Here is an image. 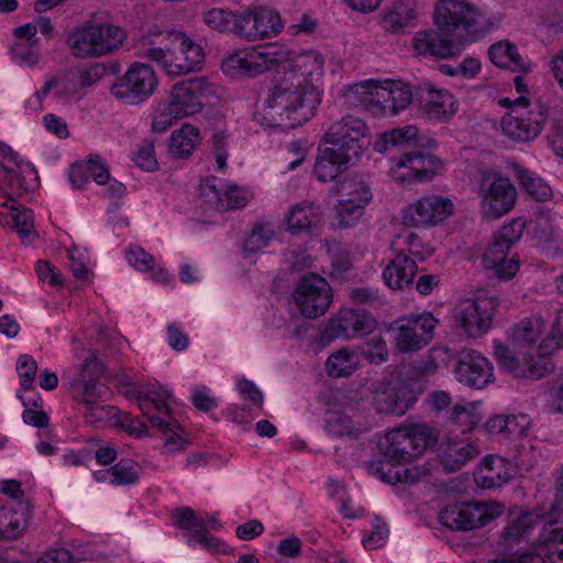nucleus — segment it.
<instances>
[{
  "mask_svg": "<svg viewBox=\"0 0 563 563\" xmlns=\"http://www.w3.org/2000/svg\"><path fill=\"white\" fill-rule=\"evenodd\" d=\"M323 58L309 51L284 63V76L265 100L269 125L294 129L308 121L321 102L316 82L322 76Z\"/></svg>",
  "mask_w": 563,
  "mask_h": 563,
  "instance_id": "obj_1",
  "label": "nucleus"
},
{
  "mask_svg": "<svg viewBox=\"0 0 563 563\" xmlns=\"http://www.w3.org/2000/svg\"><path fill=\"white\" fill-rule=\"evenodd\" d=\"M438 30L418 32L413 48L418 55L448 58L459 54L466 36L484 34L486 18L466 0H440L434 9Z\"/></svg>",
  "mask_w": 563,
  "mask_h": 563,
  "instance_id": "obj_2",
  "label": "nucleus"
},
{
  "mask_svg": "<svg viewBox=\"0 0 563 563\" xmlns=\"http://www.w3.org/2000/svg\"><path fill=\"white\" fill-rule=\"evenodd\" d=\"M139 58L155 62L168 76H185L202 68V46L184 32L168 30L143 35L136 45Z\"/></svg>",
  "mask_w": 563,
  "mask_h": 563,
  "instance_id": "obj_3",
  "label": "nucleus"
},
{
  "mask_svg": "<svg viewBox=\"0 0 563 563\" xmlns=\"http://www.w3.org/2000/svg\"><path fill=\"white\" fill-rule=\"evenodd\" d=\"M347 97H357L361 106L374 113L397 115L411 102L415 90L401 80H386L383 84H356L346 91Z\"/></svg>",
  "mask_w": 563,
  "mask_h": 563,
  "instance_id": "obj_4",
  "label": "nucleus"
},
{
  "mask_svg": "<svg viewBox=\"0 0 563 563\" xmlns=\"http://www.w3.org/2000/svg\"><path fill=\"white\" fill-rule=\"evenodd\" d=\"M124 38L125 32L117 25L87 22L68 33L66 44L73 56L92 58L114 52Z\"/></svg>",
  "mask_w": 563,
  "mask_h": 563,
  "instance_id": "obj_5",
  "label": "nucleus"
},
{
  "mask_svg": "<svg viewBox=\"0 0 563 563\" xmlns=\"http://www.w3.org/2000/svg\"><path fill=\"white\" fill-rule=\"evenodd\" d=\"M139 407L143 415L147 417L151 426L157 428L161 432L168 437L165 446L168 451H176L181 448L180 438H176L177 430L180 426L172 415L169 399L172 393L162 386L150 389L148 393L133 391Z\"/></svg>",
  "mask_w": 563,
  "mask_h": 563,
  "instance_id": "obj_6",
  "label": "nucleus"
},
{
  "mask_svg": "<svg viewBox=\"0 0 563 563\" xmlns=\"http://www.w3.org/2000/svg\"><path fill=\"white\" fill-rule=\"evenodd\" d=\"M501 514L500 504L461 503L442 509L439 521L452 531H470L486 526Z\"/></svg>",
  "mask_w": 563,
  "mask_h": 563,
  "instance_id": "obj_7",
  "label": "nucleus"
},
{
  "mask_svg": "<svg viewBox=\"0 0 563 563\" xmlns=\"http://www.w3.org/2000/svg\"><path fill=\"white\" fill-rule=\"evenodd\" d=\"M366 130L363 120L349 114L330 125L324 134V140L334 152L343 155L345 159L356 163L368 144Z\"/></svg>",
  "mask_w": 563,
  "mask_h": 563,
  "instance_id": "obj_8",
  "label": "nucleus"
},
{
  "mask_svg": "<svg viewBox=\"0 0 563 563\" xmlns=\"http://www.w3.org/2000/svg\"><path fill=\"white\" fill-rule=\"evenodd\" d=\"M158 78L153 68L134 62L123 76L111 86V93L120 101L135 106L147 100L155 91Z\"/></svg>",
  "mask_w": 563,
  "mask_h": 563,
  "instance_id": "obj_9",
  "label": "nucleus"
},
{
  "mask_svg": "<svg viewBox=\"0 0 563 563\" xmlns=\"http://www.w3.org/2000/svg\"><path fill=\"white\" fill-rule=\"evenodd\" d=\"M478 196L486 217L498 219L508 213L515 206L517 190L509 178L497 172L487 170L481 175Z\"/></svg>",
  "mask_w": 563,
  "mask_h": 563,
  "instance_id": "obj_10",
  "label": "nucleus"
},
{
  "mask_svg": "<svg viewBox=\"0 0 563 563\" xmlns=\"http://www.w3.org/2000/svg\"><path fill=\"white\" fill-rule=\"evenodd\" d=\"M553 341H542L539 345L538 354L540 358L523 357L519 358L509 346L501 342L494 343V356L504 372L511 374L516 378L540 379L552 371V364L544 360L543 356L550 354L553 347L550 345Z\"/></svg>",
  "mask_w": 563,
  "mask_h": 563,
  "instance_id": "obj_11",
  "label": "nucleus"
},
{
  "mask_svg": "<svg viewBox=\"0 0 563 563\" xmlns=\"http://www.w3.org/2000/svg\"><path fill=\"white\" fill-rule=\"evenodd\" d=\"M285 63V54L274 46L239 51L222 62V70L231 77H254Z\"/></svg>",
  "mask_w": 563,
  "mask_h": 563,
  "instance_id": "obj_12",
  "label": "nucleus"
},
{
  "mask_svg": "<svg viewBox=\"0 0 563 563\" xmlns=\"http://www.w3.org/2000/svg\"><path fill=\"white\" fill-rule=\"evenodd\" d=\"M438 323V319L430 312L411 313L396 319L393 323L396 349L401 353L423 349L432 340Z\"/></svg>",
  "mask_w": 563,
  "mask_h": 563,
  "instance_id": "obj_13",
  "label": "nucleus"
},
{
  "mask_svg": "<svg viewBox=\"0 0 563 563\" xmlns=\"http://www.w3.org/2000/svg\"><path fill=\"white\" fill-rule=\"evenodd\" d=\"M292 297L301 314L314 319L324 314L330 307L332 289L323 277L310 273L299 279Z\"/></svg>",
  "mask_w": 563,
  "mask_h": 563,
  "instance_id": "obj_14",
  "label": "nucleus"
},
{
  "mask_svg": "<svg viewBox=\"0 0 563 563\" xmlns=\"http://www.w3.org/2000/svg\"><path fill=\"white\" fill-rule=\"evenodd\" d=\"M453 211L449 197L429 194L404 208L402 222L410 228H431L442 223Z\"/></svg>",
  "mask_w": 563,
  "mask_h": 563,
  "instance_id": "obj_15",
  "label": "nucleus"
},
{
  "mask_svg": "<svg viewBox=\"0 0 563 563\" xmlns=\"http://www.w3.org/2000/svg\"><path fill=\"white\" fill-rule=\"evenodd\" d=\"M415 401L411 385L398 375L385 378L373 390V406L382 413L405 415Z\"/></svg>",
  "mask_w": 563,
  "mask_h": 563,
  "instance_id": "obj_16",
  "label": "nucleus"
},
{
  "mask_svg": "<svg viewBox=\"0 0 563 563\" xmlns=\"http://www.w3.org/2000/svg\"><path fill=\"white\" fill-rule=\"evenodd\" d=\"M211 93L212 87L203 77L179 81L170 91V111L180 118L196 114Z\"/></svg>",
  "mask_w": 563,
  "mask_h": 563,
  "instance_id": "obj_17",
  "label": "nucleus"
},
{
  "mask_svg": "<svg viewBox=\"0 0 563 563\" xmlns=\"http://www.w3.org/2000/svg\"><path fill=\"white\" fill-rule=\"evenodd\" d=\"M497 306L498 300L495 297L462 301L456 310L460 325L470 336H482L490 328Z\"/></svg>",
  "mask_w": 563,
  "mask_h": 563,
  "instance_id": "obj_18",
  "label": "nucleus"
},
{
  "mask_svg": "<svg viewBox=\"0 0 563 563\" xmlns=\"http://www.w3.org/2000/svg\"><path fill=\"white\" fill-rule=\"evenodd\" d=\"M104 372L102 363L91 354L85 360L78 378L70 383L74 398L87 406L103 401L109 396L108 387L99 379Z\"/></svg>",
  "mask_w": 563,
  "mask_h": 563,
  "instance_id": "obj_19",
  "label": "nucleus"
},
{
  "mask_svg": "<svg viewBox=\"0 0 563 563\" xmlns=\"http://www.w3.org/2000/svg\"><path fill=\"white\" fill-rule=\"evenodd\" d=\"M518 102L522 103V107L514 108L503 118L501 129L509 139L527 142L541 133L545 115L540 108L538 111H526L525 108L528 101L523 97H520Z\"/></svg>",
  "mask_w": 563,
  "mask_h": 563,
  "instance_id": "obj_20",
  "label": "nucleus"
},
{
  "mask_svg": "<svg viewBox=\"0 0 563 563\" xmlns=\"http://www.w3.org/2000/svg\"><path fill=\"white\" fill-rule=\"evenodd\" d=\"M415 103L429 120L445 121L455 111V99L448 90L437 89L430 82L415 88Z\"/></svg>",
  "mask_w": 563,
  "mask_h": 563,
  "instance_id": "obj_21",
  "label": "nucleus"
},
{
  "mask_svg": "<svg viewBox=\"0 0 563 563\" xmlns=\"http://www.w3.org/2000/svg\"><path fill=\"white\" fill-rule=\"evenodd\" d=\"M490 362L474 350H463L455 367L457 380L468 387L482 389L494 380Z\"/></svg>",
  "mask_w": 563,
  "mask_h": 563,
  "instance_id": "obj_22",
  "label": "nucleus"
},
{
  "mask_svg": "<svg viewBox=\"0 0 563 563\" xmlns=\"http://www.w3.org/2000/svg\"><path fill=\"white\" fill-rule=\"evenodd\" d=\"M440 168L441 162L435 156L421 151H407L395 163L391 174L402 181L412 178L428 181Z\"/></svg>",
  "mask_w": 563,
  "mask_h": 563,
  "instance_id": "obj_23",
  "label": "nucleus"
},
{
  "mask_svg": "<svg viewBox=\"0 0 563 563\" xmlns=\"http://www.w3.org/2000/svg\"><path fill=\"white\" fill-rule=\"evenodd\" d=\"M375 328L376 320L369 312L361 309H341L330 319L325 334L331 339H351L358 334L371 333Z\"/></svg>",
  "mask_w": 563,
  "mask_h": 563,
  "instance_id": "obj_24",
  "label": "nucleus"
},
{
  "mask_svg": "<svg viewBox=\"0 0 563 563\" xmlns=\"http://www.w3.org/2000/svg\"><path fill=\"white\" fill-rule=\"evenodd\" d=\"M479 454L478 444L466 438L449 439L438 450L439 463L448 473L460 471Z\"/></svg>",
  "mask_w": 563,
  "mask_h": 563,
  "instance_id": "obj_25",
  "label": "nucleus"
},
{
  "mask_svg": "<svg viewBox=\"0 0 563 563\" xmlns=\"http://www.w3.org/2000/svg\"><path fill=\"white\" fill-rule=\"evenodd\" d=\"M508 242H505L495 235L486 253L483 255L482 264L485 269L494 271L499 279H511L519 269V258L517 255L507 257L510 250Z\"/></svg>",
  "mask_w": 563,
  "mask_h": 563,
  "instance_id": "obj_26",
  "label": "nucleus"
},
{
  "mask_svg": "<svg viewBox=\"0 0 563 563\" xmlns=\"http://www.w3.org/2000/svg\"><path fill=\"white\" fill-rule=\"evenodd\" d=\"M511 477L508 462L499 455H487L475 472L476 484L484 489L500 487Z\"/></svg>",
  "mask_w": 563,
  "mask_h": 563,
  "instance_id": "obj_27",
  "label": "nucleus"
},
{
  "mask_svg": "<svg viewBox=\"0 0 563 563\" xmlns=\"http://www.w3.org/2000/svg\"><path fill=\"white\" fill-rule=\"evenodd\" d=\"M417 272L416 260L400 252L387 264L383 271V278L389 288L404 289L412 284Z\"/></svg>",
  "mask_w": 563,
  "mask_h": 563,
  "instance_id": "obj_28",
  "label": "nucleus"
},
{
  "mask_svg": "<svg viewBox=\"0 0 563 563\" xmlns=\"http://www.w3.org/2000/svg\"><path fill=\"white\" fill-rule=\"evenodd\" d=\"M540 523V518L531 511L514 510L508 514L507 523L501 532L505 545H512L530 537Z\"/></svg>",
  "mask_w": 563,
  "mask_h": 563,
  "instance_id": "obj_29",
  "label": "nucleus"
},
{
  "mask_svg": "<svg viewBox=\"0 0 563 563\" xmlns=\"http://www.w3.org/2000/svg\"><path fill=\"white\" fill-rule=\"evenodd\" d=\"M37 179L32 164H18V170L0 163V189L9 195H22L31 189V183Z\"/></svg>",
  "mask_w": 563,
  "mask_h": 563,
  "instance_id": "obj_30",
  "label": "nucleus"
},
{
  "mask_svg": "<svg viewBox=\"0 0 563 563\" xmlns=\"http://www.w3.org/2000/svg\"><path fill=\"white\" fill-rule=\"evenodd\" d=\"M551 517L547 526L543 528L538 538V553L541 555L543 563L548 559L551 563H563V528L554 527L556 522Z\"/></svg>",
  "mask_w": 563,
  "mask_h": 563,
  "instance_id": "obj_31",
  "label": "nucleus"
},
{
  "mask_svg": "<svg viewBox=\"0 0 563 563\" xmlns=\"http://www.w3.org/2000/svg\"><path fill=\"white\" fill-rule=\"evenodd\" d=\"M31 518L27 503H19L18 508H0V539H16L26 528Z\"/></svg>",
  "mask_w": 563,
  "mask_h": 563,
  "instance_id": "obj_32",
  "label": "nucleus"
},
{
  "mask_svg": "<svg viewBox=\"0 0 563 563\" xmlns=\"http://www.w3.org/2000/svg\"><path fill=\"white\" fill-rule=\"evenodd\" d=\"M489 59L499 68L528 73L530 67L521 58L518 48L508 40L494 43L488 49Z\"/></svg>",
  "mask_w": 563,
  "mask_h": 563,
  "instance_id": "obj_33",
  "label": "nucleus"
},
{
  "mask_svg": "<svg viewBox=\"0 0 563 563\" xmlns=\"http://www.w3.org/2000/svg\"><path fill=\"white\" fill-rule=\"evenodd\" d=\"M416 11L408 2H395L383 15V27L391 33H404L416 26Z\"/></svg>",
  "mask_w": 563,
  "mask_h": 563,
  "instance_id": "obj_34",
  "label": "nucleus"
},
{
  "mask_svg": "<svg viewBox=\"0 0 563 563\" xmlns=\"http://www.w3.org/2000/svg\"><path fill=\"white\" fill-rule=\"evenodd\" d=\"M354 164L352 161L345 159L340 153L327 147L317 158L313 173L320 181L325 183L336 179L343 169Z\"/></svg>",
  "mask_w": 563,
  "mask_h": 563,
  "instance_id": "obj_35",
  "label": "nucleus"
},
{
  "mask_svg": "<svg viewBox=\"0 0 563 563\" xmlns=\"http://www.w3.org/2000/svg\"><path fill=\"white\" fill-rule=\"evenodd\" d=\"M335 188L336 194L341 198H350L360 202H369L373 197L368 184L356 174H347L339 178Z\"/></svg>",
  "mask_w": 563,
  "mask_h": 563,
  "instance_id": "obj_36",
  "label": "nucleus"
},
{
  "mask_svg": "<svg viewBox=\"0 0 563 563\" xmlns=\"http://www.w3.org/2000/svg\"><path fill=\"white\" fill-rule=\"evenodd\" d=\"M417 136L418 128L416 125L395 128L380 135V139L375 144V148L384 153L393 147H407L417 143Z\"/></svg>",
  "mask_w": 563,
  "mask_h": 563,
  "instance_id": "obj_37",
  "label": "nucleus"
},
{
  "mask_svg": "<svg viewBox=\"0 0 563 563\" xmlns=\"http://www.w3.org/2000/svg\"><path fill=\"white\" fill-rule=\"evenodd\" d=\"M199 142V130L191 124H184L170 135L169 152L173 156L181 158L191 155Z\"/></svg>",
  "mask_w": 563,
  "mask_h": 563,
  "instance_id": "obj_38",
  "label": "nucleus"
},
{
  "mask_svg": "<svg viewBox=\"0 0 563 563\" xmlns=\"http://www.w3.org/2000/svg\"><path fill=\"white\" fill-rule=\"evenodd\" d=\"M411 442L404 428L390 430L386 433L385 456L396 463L407 462L413 456Z\"/></svg>",
  "mask_w": 563,
  "mask_h": 563,
  "instance_id": "obj_39",
  "label": "nucleus"
},
{
  "mask_svg": "<svg viewBox=\"0 0 563 563\" xmlns=\"http://www.w3.org/2000/svg\"><path fill=\"white\" fill-rule=\"evenodd\" d=\"M320 220L319 208L312 203L300 202L296 205L289 216L288 225L292 233L307 231Z\"/></svg>",
  "mask_w": 563,
  "mask_h": 563,
  "instance_id": "obj_40",
  "label": "nucleus"
},
{
  "mask_svg": "<svg viewBox=\"0 0 563 563\" xmlns=\"http://www.w3.org/2000/svg\"><path fill=\"white\" fill-rule=\"evenodd\" d=\"M517 177L526 192L537 201H548L553 197L551 187L534 172L520 168L517 170Z\"/></svg>",
  "mask_w": 563,
  "mask_h": 563,
  "instance_id": "obj_41",
  "label": "nucleus"
},
{
  "mask_svg": "<svg viewBox=\"0 0 563 563\" xmlns=\"http://www.w3.org/2000/svg\"><path fill=\"white\" fill-rule=\"evenodd\" d=\"M404 429L411 442L410 445L413 456L419 455L427 448L433 445L438 441V433L435 429L427 423H416L404 427Z\"/></svg>",
  "mask_w": 563,
  "mask_h": 563,
  "instance_id": "obj_42",
  "label": "nucleus"
},
{
  "mask_svg": "<svg viewBox=\"0 0 563 563\" xmlns=\"http://www.w3.org/2000/svg\"><path fill=\"white\" fill-rule=\"evenodd\" d=\"M256 29L258 40L278 35L284 24L279 13L265 7H256Z\"/></svg>",
  "mask_w": 563,
  "mask_h": 563,
  "instance_id": "obj_43",
  "label": "nucleus"
},
{
  "mask_svg": "<svg viewBox=\"0 0 563 563\" xmlns=\"http://www.w3.org/2000/svg\"><path fill=\"white\" fill-rule=\"evenodd\" d=\"M448 420L462 433L472 431L481 421L475 404L455 405L450 411Z\"/></svg>",
  "mask_w": 563,
  "mask_h": 563,
  "instance_id": "obj_44",
  "label": "nucleus"
},
{
  "mask_svg": "<svg viewBox=\"0 0 563 563\" xmlns=\"http://www.w3.org/2000/svg\"><path fill=\"white\" fill-rule=\"evenodd\" d=\"M325 367L331 377L350 376L356 368V355L346 349L340 350L328 357Z\"/></svg>",
  "mask_w": 563,
  "mask_h": 563,
  "instance_id": "obj_45",
  "label": "nucleus"
},
{
  "mask_svg": "<svg viewBox=\"0 0 563 563\" xmlns=\"http://www.w3.org/2000/svg\"><path fill=\"white\" fill-rule=\"evenodd\" d=\"M235 13L229 9L212 8L202 12L203 23L220 33H232L234 31Z\"/></svg>",
  "mask_w": 563,
  "mask_h": 563,
  "instance_id": "obj_46",
  "label": "nucleus"
},
{
  "mask_svg": "<svg viewBox=\"0 0 563 563\" xmlns=\"http://www.w3.org/2000/svg\"><path fill=\"white\" fill-rule=\"evenodd\" d=\"M233 34L244 41H258L256 29V8L236 11Z\"/></svg>",
  "mask_w": 563,
  "mask_h": 563,
  "instance_id": "obj_47",
  "label": "nucleus"
},
{
  "mask_svg": "<svg viewBox=\"0 0 563 563\" xmlns=\"http://www.w3.org/2000/svg\"><path fill=\"white\" fill-rule=\"evenodd\" d=\"M10 208V217L12 219L13 228L21 236L23 242H32L35 238V231L33 229V213L30 209L24 207L15 206L12 201Z\"/></svg>",
  "mask_w": 563,
  "mask_h": 563,
  "instance_id": "obj_48",
  "label": "nucleus"
},
{
  "mask_svg": "<svg viewBox=\"0 0 563 563\" xmlns=\"http://www.w3.org/2000/svg\"><path fill=\"white\" fill-rule=\"evenodd\" d=\"M542 332L540 319H525L512 329V341L520 346H531L537 342Z\"/></svg>",
  "mask_w": 563,
  "mask_h": 563,
  "instance_id": "obj_49",
  "label": "nucleus"
},
{
  "mask_svg": "<svg viewBox=\"0 0 563 563\" xmlns=\"http://www.w3.org/2000/svg\"><path fill=\"white\" fill-rule=\"evenodd\" d=\"M368 202H360L350 198H340L336 206V223L340 228L353 225L363 214V210Z\"/></svg>",
  "mask_w": 563,
  "mask_h": 563,
  "instance_id": "obj_50",
  "label": "nucleus"
},
{
  "mask_svg": "<svg viewBox=\"0 0 563 563\" xmlns=\"http://www.w3.org/2000/svg\"><path fill=\"white\" fill-rule=\"evenodd\" d=\"M274 236V230L268 223H255L252 228L251 233L245 238L243 250L244 253L254 254L267 246L272 238Z\"/></svg>",
  "mask_w": 563,
  "mask_h": 563,
  "instance_id": "obj_51",
  "label": "nucleus"
},
{
  "mask_svg": "<svg viewBox=\"0 0 563 563\" xmlns=\"http://www.w3.org/2000/svg\"><path fill=\"white\" fill-rule=\"evenodd\" d=\"M218 181L216 177L207 178L200 185L199 198L207 209L223 212V187H219Z\"/></svg>",
  "mask_w": 563,
  "mask_h": 563,
  "instance_id": "obj_52",
  "label": "nucleus"
},
{
  "mask_svg": "<svg viewBox=\"0 0 563 563\" xmlns=\"http://www.w3.org/2000/svg\"><path fill=\"white\" fill-rule=\"evenodd\" d=\"M325 429L333 437L357 438L360 434V428L354 424L349 416L342 412L330 413L325 420Z\"/></svg>",
  "mask_w": 563,
  "mask_h": 563,
  "instance_id": "obj_53",
  "label": "nucleus"
},
{
  "mask_svg": "<svg viewBox=\"0 0 563 563\" xmlns=\"http://www.w3.org/2000/svg\"><path fill=\"white\" fill-rule=\"evenodd\" d=\"M401 463H396L385 456L384 460L373 461L369 466V473L388 484L401 482Z\"/></svg>",
  "mask_w": 563,
  "mask_h": 563,
  "instance_id": "obj_54",
  "label": "nucleus"
},
{
  "mask_svg": "<svg viewBox=\"0 0 563 563\" xmlns=\"http://www.w3.org/2000/svg\"><path fill=\"white\" fill-rule=\"evenodd\" d=\"M174 519L180 529L189 532L188 534H199L208 530L207 521L188 507L177 508Z\"/></svg>",
  "mask_w": 563,
  "mask_h": 563,
  "instance_id": "obj_55",
  "label": "nucleus"
},
{
  "mask_svg": "<svg viewBox=\"0 0 563 563\" xmlns=\"http://www.w3.org/2000/svg\"><path fill=\"white\" fill-rule=\"evenodd\" d=\"M141 466L131 460H121L111 466V485H132L140 477Z\"/></svg>",
  "mask_w": 563,
  "mask_h": 563,
  "instance_id": "obj_56",
  "label": "nucleus"
},
{
  "mask_svg": "<svg viewBox=\"0 0 563 563\" xmlns=\"http://www.w3.org/2000/svg\"><path fill=\"white\" fill-rule=\"evenodd\" d=\"M349 297L355 305H365L372 308H380L385 305V299L379 290L369 286L351 288Z\"/></svg>",
  "mask_w": 563,
  "mask_h": 563,
  "instance_id": "obj_57",
  "label": "nucleus"
},
{
  "mask_svg": "<svg viewBox=\"0 0 563 563\" xmlns=\"http://www.w3.org/2000/svg\"><path fill=\"white\" fill-rule=\"evenodd\" d=\"M133 161L140 168L146 172L155 170L158 163L155 157L154 141L150 139L142 141L134 154Z\"/></svg>",
  "mask_w": 563,
  "mask_h": 563,
  "instance_id": "obj_58",
  "label": "nucleus"
},
{
  "mask_svg": "<svg viewBox=\"0 0 563 563\" xmlns=\"http://www.w3.org/2000/svg\"><path fill=\"white\" fill-rule=\"evenodd\" d=\"M118 408L108 405H89L84 413L87 423L97 426L98 423L111 421L118 416Z\"/></svg>",
  "mask_w": 563,
  "mask_h": 563,
  "instance_id": "obj_59",
  "label": "nucleus"
},
{
  "mask_svg": "<svg viewBox=\"0 0 563 563\" xmlns=\"http://www.w3.org/2000/svg\"><path fill=\"white\" fill-rule=\"evenodd\" d=\"M187 543L190 547H194L195 543H199L212 554L228 553V545L218 537L209 536L208 530L199 534H187Z\"/></svg>",
  "mask_w": 563,
  "mask_h": 563,
  "instance_id": "obj_60",
  "label": "nucleus"
},
{
  "mask_svg": "<svg viewBox=\"0 0 563 563\" xmlns=\"http://www.w3.org/2000/svg\"><path fill=\"white\" fill-rule=\"evenodd\" d=\"M126 260L134 268L148 272L155 266V258L137 245H132L126 252Z\"/></svg>",
  "mask_w": 563,
  "mask_h": 563,
  "instance_id": "obj_61",
  "label": "nucleus"
},
{
  "mask_svg": "<svg viewBox=\"0 0 563 563\" xmlns=\"http://www.w3.org/2000/svg\"><path fill=\"white\" fill-rule=\"evenodd\" d=\"M34 45L23 42H16L12 48V58L22 66L32 67L38 62V53L33 48Z\"/></svg>",
  "mask_w": 563,
  "mask_h": 563,
  "instance_id": "obj_62",
  "label": "nucleus"
},
{
  "mask_svg": "<svg viewBox=\"0 0 563 563\" xmlns=\"http://www.w3.org/2000/svg\"><path fill=\"white\" fill-rule=\"evenodd\" d=\"M19 376L21 377V388L29 390L36 375L37 365L35 360L30 355H21L18 361Z\"/></svg>",
  "mask_w": 563,
  "mask_h": 563,
  "instance_id": "obj_63",
  "label": "nucleus"
},
{
  "mask_svg": "<svg viewBox=\"0 0 563 563\" xmlns=\"http://www.w3.org/2000/svg\"><path fill=\"white\" fill-rule=\"evenodd\" d=\"M525 228V220L522 218H516L504 225L496 236L505 242H508L509 245L512 246V244L519 241L522 236Z\"/></svg>",
  "mask_w": 563,
  "mask_h": 563,
  "instance_id": "obj_64",
  "label": "nucleus"
}]
</instances>
